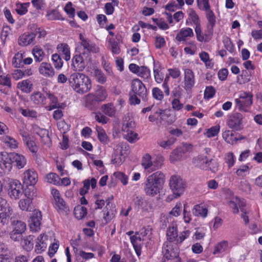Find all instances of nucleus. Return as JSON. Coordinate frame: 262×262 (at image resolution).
Masks as SVG:
<instances>
[{"label": "nucleus", "mask_w": 262, "mask_h": 262, "mask_svg": "<svg viewBox=\"0 0 262 262\" xmlns=\"http://www.w3.org/2000/svg\"><path fill=\"white\" fill-rule=\"evenodd\" d=\"M57 50L59 54H62L66 61H69L71 58L70 48L66 43H60L57 46Z\"/></svg>", "instance_id": "31"}, {"label": "nucleus", "mask_w": 262, "mask_h": 262, "mask_svg": "<svg viewBox=\"0 0 262 262\" xmlns=\"http://www.w3.org/2000/svg\"><path fill=\"white\" fill-rule=\"evenodd\" d=\"M38 173L34 169H28L23 173V183L27 186L35 185L38 181Z\"/></svg>", "instance_id": "19"}, {"label": "nucleus", "mask_w": 262, "mask_h": 262, "mask_svg": "<svg viewBox=\"0 0 262 262\" xmlns=\"http://www.w3.org/2000/svg\"><path fill=\"white\" fill-rule=\"evenodd\" d=\"M141 165L144 169H148L151 167L152 162L151 161V157L149 154H146L143 156Z\"/></svg>", "instance_id": "57"}, {"label": "nucleus", "mask_w": 262, "mask_h": 262, "mask_svg": "<svg viewBox=\"0 0 262 262\" xmlns=\"http://www.w3.org/2000/svg\"><path fill=\"white\" fill-rule=\"evenodd\" d=\"M228 247V242L227 241H222L218 243L214 247L213 252L214 254L222 253L225 252Z\"/></svg>", "instance_id": "46"}, {"label": "nucleus", "mask_w": 262, "mask_h": 262, "mask_svg": "<svg viewBox=\"0 0 262 262\" xmlns=\"http://www.w3.org/2000/svg\"><path fill=\"white\" fill-rule=\"evenodd\" d=\"M11 223L13 230L24 233L27 229L26 223L20 220L11 219Z\"/></svg>", "instance_id": "37"}, {"label": "nucleus", "mask_w": 262, "mask_h": 262, "mask_svg": "<svg viewBox=\"0 0 262 262\" xmlns=\"http://www.w3.org/2000/svg\"><path fill=\"white\" fill-rule=\"evenodd\" d=\"M34 236L30 235L21 238V245L23 248L27 251H31L34 246Z\"/></svg>", "instance_id": "36"}, {"label": "nucleus", "mask_w": 262, "mask_h": 262, "mask_svg": "<svg viewBox=\"0 0 262 262\" xmlns=\"http://www.w3.org/2000/svg\"><path fill=\"white\" fill-rule=\"evenodd\" d=\"M17 87L23 92L29 93L32 89V84L29 79L23 80L17 83Z\"/></svg>", "instance_id": "40"}, {"label": "nucleus", "mask_w": 262, "mask_h": 262, "mask_svg": "<svg viewBox=\"0 0 262 262\" xmlns=\"http://www.w3.org/2000/svg\"><path fill=\"white\" fill-rule=\"evenodd\" d=\"M215 92L216 91L213 86H206L204 93V98L207 100L212 98L215 95Z\"/></svg>", "instance_id": "60"}, {"label": "nucleus", "mask_w": 262, "mask_h": 262, "mask_svg": "<svg viewBox=\"0 0 262 262\" xmlns=\"http://www.w3.org/2000/svg\"><path fill=\"white\" fill-rule=\"evenodd\" d=\"M80 40L79 47V51L83 54L84 57H91V53H97L99 52V49L96 44L90 39L85 38L81 34L79 35Z\"/></svg>", "instance_id": "7"}, {"label": "nucleus", "mask_w": 262, "mask_h": 262, "mask_svg": "<svg viewBox=\"0 0 262 262\" xmlns=\"http://www.w3.org/2000/svg\"><path fill=\"white\" fill-rule=\"evenodd\" d=\"M194 35L193 30L190 28H183L177 33L176 39L178 41H185L188 37H192Z\"/></svg>", "instance_id": "29"}, {"label": "nucleus", "mask_w": 262, "mask_h": 262, "mask_svg": "<svg viewBox=\"0 0 262 262\" xmlns=\"http://www.w3.org/2000/svg\"><path fill=\"white\" fill-rule=\"evenodd\" d=\"M126 148L127 146L122 143H119L117 145L116 149L112 156V163L117 166L121 165L124 161V158L123 156V148Z\"/></svg>", "instance_id": "18"}, {"label": "nucleus", "mask_w": 262, "mask_h": 262, "mask_svg": "<svg viewBox=\"0 0 262 262\" xmlns=\"http://www.w3.org/2000/svg\"><path fill=\"white\" fill-rule=\"evenodd\" d=\"M59 177L54 172H50L46 176V180L47 182L55 185H59Z\"/></svg>", "instance_id": "47"}, {"label": "nucleus", "mask_w": 262, "mask_h": 262, "mask_svg": "<svg viewBox=\"0 0 262 262\" xmlns=\"http://www.w3.org/2000/svg\"><path fill=\"white\" fill-rule=\"evenodd\" d=\"M63 10L68 15L69 17L73 18L75 15V9L73 7V4L71 2H69L64 6Z\"/></svg>", "instance_id": "58"}, {"label": "nucleus", "mask_w": 262, "mask_h": 262, "mask_svg": "<svg viewBox=\"0 0 262 262\" xmlns=\"http://www.w3.org/2000/svg\"><path fill=\"white\" fill-rule=\"evenodd\" d=\"M69 82L73 90L81 95L86 93L92 88L90 78L85 74L79 72L72 74L69 78Z\"/></svg>", "instance_id": "3"}, {"label": "nucleus", "mask_w": 262, "mask_h": 262, "mask_svg": "<svg viewBox=\"0 0 262 262\" xmlns=\"http://www.w3.org/2000/svg\"><path fill=\"white\" fill-rule=\"evenodd\" d=\"M167 242H170L172 243L173 242L176 241L177 244V239L178 238L177 225L176 224H172L169 226L167 229Z\"/></svg>", "instance_id": "30"}, {"label": "nucleus", "mask_w": 262, "mask_h": 262, "mask_svg": "<svg viewBox=\"0 0 262 262\" xmlns=\"http://www.w3.org/2000/svg\"><path fill=\"white\" fill-rule=\"evenodd\" d=\"M27 160L21 154L16 152L1 153L0 154V174L9 172L13 166L18 169L25 167Z\"/></svg>", "instance_id": "1"}, {"label": "nucleus", "mask_w": 262, "mask_h": 262, "mask_svg": "<svg viewBox=\"0 0 262 262\" xmlns=\"http://www.w3.org/2000/svg\"><path fill=\"white\" fill-rule=\"evenodd\" d=\"M235 160L236 158L232 152H228L225 155V161L229 168L233 166Z\"/></svg>", "instance_id": "56"}, {"label": "nucleus", "mask_w": 262, "mask_h": 262, "mask_svg": "<svg viewBox=\"0 0 262 262\" xmlns=\"http://www.w3.org/2000/svg\"><path fill=\"white\" fill-rule=\"evenodd\" d=\"M30 5V3L29 2L24 3H17L15 8L16 13L19 15L26 14L28 12V9Z\"/></svg>", "instance_id": "45"}, {"label": "nucleus", "mask_w": 262, "mask_h": 262, "mask_svg": "<svg viewBox=\"0 0 262 262\" xmlns=\"http://www.w3.org/2000/svg\"><path fill=\"white\" fill-rule=\"evenodd\" d=\"M35 43L34 35L31 31L23 33L18 38V43L22 47H26Z\"/></svg>", "instance_id": "21"}, {"label": "nucleus", "mask_w": 262, "mask_h": 262, "mask_svg": "<svg viewBox=\"0 0 262 262\" xmlns=\"http://www.w3.org/2000/svg\"><path fill=\"white\" fill-rule=\"evenodd\" d=\"M165 176L161 171L149 175L144 183V192L147 196L154 197L159 194L163 188Z\"/></svg>", "instance_id": "2"}, {"label": "nucleus", "mask_w": 262, "mask_h": 262, "mask_svg": "<svg viewBox=\"0 0 262 262\" xmlns=\"http://www.w3.org/2000/svg\"><path fill=\"white\" fill-rule=\"evenodd\" d=\"M126 134L125 135V139L130 143H135L138 140V134L135 133L134 131H129L126 132Z\"/></svg>", "instance_id": "64"}, {"label": "nucleus", "mask_w": 262, "mask_h": 262, "mask_svg": "<svg viewBox=\"0 0 262 262\" xmlns=\"http://www.w3.org/2000/svg\"><path fill=\"white\" fill-rule=\"evenodd\" d=\"M232 130H226L222 134L224 140L228 144L233 145L238 139L236 137V133Z\"/></svg>", "instance_id": "34"}, {"label": "nucleus", "mask_w": 262, "mask_h": 262, "mask_svg": "<svg viewBox=\"0 0 262 262\" xmlns=\"http://www.w3.org/2000/svg\"><path fill=\"white\" fill-rule=\"evenodd\" d=\"M196 3L198 8L205 12V16L208 22L213 26L216 16L211 9L209 0H196Z\"/></svg>", "instance_id": "12"}, {"label": "nucleus", "mask_w": 262, "mask_h": 262, "mask_svg": "<svg viewBox=\"0 0 262 262\" xmlns=\"http://www.w3.org/2000/svg\"><path fill=\"white\" fill-rule=\"evenodd\" d=\"M212 159L210 158L209 156L200 154L193 158L192 163L196 167L202 170H210L212 172H215L217 170L218 164L216 162L212 163Z\"/></svg>", "instance_id": "5"}, {"label": "nucleus", "mask_w": 262, "mask_h": 262, "mask_svg": "<svg viewBox=\"0 0 262 262\" xmlns=\"http://www.w3.org/2000/svg\"><path fill=\"white\" fill-rule=\"evenodd\" d=\"M245 202L244 200L241 199L237 196L233 197L232 200L229 202V206L233 209V213H238L239 209L243 213H246L244 211L245 206Z\"/></svg>", "instance_id": "20"}, {"label": "nucleus", "mask_w": 262, "mask_h": 262, "mask_svg": "<svg viewBox=\"0 0 262 262\" xmlns=\"http://www.w3.org/2000/svg\"><path fill=\"white\" fill-rule=\"evenodd\" d=\"M129 96V101L131 105L139 104L140 99L144 101L147 100L146 87L139 79L135 78L132 80Z\"/></svg>", "instance_id": "4"}, {"label": "nucleus", "mask_w": 262, "mask_h": 262, "mask_svg": "<svg viewBox=\"0 0 262 262\" xmlns=\"http://www.w3.org/2000/svg\"><path fill=\"white\" fill-rule=\"evenodd\" d=\"M91 57H84L79 51H76L72 59V68L75 72H82L86 67L88 61Z\"/></svg>", "instance_id": "9"}, {"label": "nucleus", "mask_w": 262, "mask_h": 262, "mask_svg": "<svg viewBox=\"0 0 262 262\" xmlns=\"http://www.w3.org/2000/svg\"><path fill=\"white\" fill-rule=\"evenodd\" d=\"M0 85L10 88L11 87V80L10 76L6 74L0 75Z\"/></svg>", "instance_id": "61"}, {"label": "nucleus", "mask_w": 262, "mask_h": 262, "mask_svg": "<svg viewBox=\"0 0 262 262\" xmlns=\"http://www.w3.org/2000/svg\"><path fill=\"white\" fill-rule=\"evenodd\" d=\"M0 211L2 213H11L13 211L7 200L2 197H0Z\"/></svg>", "instance_id": "50"}, {"label": "nucleus", "mask_w": 262, "mask_h": 262, "mask_svg": "<svg viewBox=\"0 0 262 262\" xmlns=\"http://www.w3.org/2000/svg\"><path fill=\"white\" fill-rule=\"evenodd\" d=\"M101 110L106 115L110 117H114L116 113V110L112 103L102 105Z\"/></svg>", "instance_id": "41"}, {"label": "nucleus", "mask_w": 262, "mask_h": 262, "mask_svg": "<svg viewBox=\"0 0 262 262\" xmlns=\"http://www.w3.org/2000/svg\"><path fill=\"white\" fill-rule=\"evenodd\" d=\"M95 128L99 142L104 145L107 144L110 142V139L104 129L102 126L98 125H96Z\"/></svg>", "instance_id": "35"}, {"label": "nucleus", "mask_w": 262, "mask_h": 262, "mask_svg": "<svg viewBox=\"0 0 262 262\" xmlns=\"http://www.w3.org/2000/svg\"><path fill=\"white\" fill-rule=\"evenodd\" d=\"M48 99L50 100V105L46 106V109L48 111H51L59 107L58 98L53 94L49 93L47 94Z\"/></svg>", "instance_id": "43"}, {"label": "nucleus", "mask_w": 262, "mask_h": 262, "mask_svg": "<svg viewBox=\"0 0 262 262\" xmlns=\"http://www.w3.org/2000/svg\"><path fill=\"white\" fill-rule=\"evenodd\" d=\"M52 60L56 69L59 70L62 67L63 62L59 54H53L52 56Z\"/></svg>", "instance_id": "52"}, {"label": "nucleus", "mask_w": 262, "mask_h": 262, "mask_svg": "<svg viewBox=\"0 0 262 262\" xmlns=\"http://www.w3.org/2000/svg\"><path fill=\"white\" fill-rule=\"evenodd\" d=\"M162 253L167 259L177 258L179 255V249L176 244L170 242H165L163 248Z\"/></svg>", "instance_id": "16"}, {"label": "nucleus", "mask_w": 262, "mask_h": 262, "mask_svg": "<svg viewBox=\"0 0 262 262\" xmlns=\"http://www.w3.org/2000/svg\"><path fill=\"white\" fill-rule=\"evenodd\" d=\"M46 17L49 20L63 19L60 13L55 10L48 11L46 14Z\"/></svg>", "instance_id": "55"}, {"label": "nucleus", "mask_w": 262, "mask_h": 262, "mask_svg": "<svg viewBox=\"0 0 262 262\" xmlns=\"http://www.w3.org/2000/svg\"><path fill=\"white\" fill-rule=\"evenodd\" d=\"M152 97L156 100L161 102L164 97L163 92L159 88H153L151 90Z\"/></svg>", "instance_id": "54"}, {"label": "nucleus", "mask_w": 262, "mask_h": 262, "mask_svg": "<svg viewBox=\"0 0 262 262\" xmlns=\"http://www.w3.org/2000/svg\"><path fill=\"white\" fill-rule=\"evenodd\" d=\"M188 19L191 20L195 25V28L201 26L200 19L195 11L192 8H189L187 10Z\"/></svg>", "instance_id": "42"}, {"label": "nucleus", "mask_w": 262, "mask_h": 262, "mask_svg": "<svg viewBox=\"0 0 262 262\" xmlns=\"http://www.w3.org/2000/svg\"><path fill=\"white\" fill-rule=\"evenodd\" d=\"M32 53L35 61L37 62H41L44 58L45 54L39 46H35L32 50Z\"/></svg>", "instance_id": "38"}, {"label": "nucleus", "mask_w": 262, "mask_h": 262, "mask_svg": "<svg viewBox=\"0 0 262 262\" xmlns=\"http://www.w3.org/2000/svg\"><path fill=\"white\" fill-rule=\"evenodd\" d=\"M48 240V236L44 233L40 234L37 237L35 245V251L37 253H41L47 248L46 241Z\"/></svg>", "instance_id": "26"}, {"label": "nucleus", "mask_w": 262, "mask_h": 262, "mask_svg": "<svg viewBox=\"0 0 262 262\" xmlns=\"http://www.w3.org/2000/svg\"><path fill=\"white\" fill-rule=\"evenodd\" d=\"M30 30L34 34V39L37 37V39L39 40L41 39H44L47 35V31L43 27L39 26L36 24H32L30 26Z\"/></svg>", "instance_id": "23"}, {"label": "nucleus", "mask_w": 262, "mask_h": 262, "mask_svg": "<svg viewBox=\"0 0 262 262\" xmlns=\"http://www.w3.org/2000/svg\"><path fill=\"white\" fill-rule=\"evenodd\" d=\"M162 67L158 61H154L153 72L156 82L161 83L164 80V74L162 72Z\"/></svg>", "instance_id": "28"}, {"label": "nucleus", "mask_w": 262, "mask_h": 262, "mask_svg": "<svg viewBox=\"0 0 262 262\" xmlns=\"http://www.w3.org/2000/svg\"><path fill=\"white\" fill-rule=\"evenodd\" d=\"M1 141L11 149H16L18 147V143L17 140L9 136L2 137Z\"/></svg>", "instance_id": "39"}, {"label": "nucleus", "mask_w": 262, "mask_h": 262, "mask_svg": "<svg viewBox=\"0 0 262 262\" xmlns=\"http://www.w3.org/2000/svg\"><path fill=\"white\" fill-rule=\"evenodd\" d=\"M113 176L120 181L123 185L127 184L128 177L125 173L120 171H117L114 173Z\"/></svg>", "instance_id": "62"}, {"label": "nucleus", "mask_w": 262, "mask_h": 262, "mask_svg": "<svg viewBox=\"0 0 262 262\" xmlns=\"http://www.w3.org/2000/svg\"><path fill=\"white\" fill-rule=\"evenodd\" d=\"M220 129L219 125L213 126L207 130L206 135L208 138L215 137L219 134Z\"/></svg>", "instance_id": "63"}, {"label": "nucleus", "mask_w": 262, "mask_h": 262, "mask_svg": "<svg viewBox=\"0 0 262 262\" xmlns=\"http://www.w3.org/2000/svg\"><path fill=\"white\" fill-rule=\"evenodd\" d=\"M176 141V139L171 137L167 140H162L158 142L159 145L163 148L170 149Z\"/></svg>", "instance_id": "53"}, {"label": "nucleus", "mask_w": 262, "mask_h": 262, "mask_svg": "<svg viewBox=\"0 0 262 262\" xmlns=\"http://www.w3.org/2000/svg\"><path fill=\"white\" fill-rule=\"evenodd\" d=\"M110 50L113 55H118L120 53L121 49L119 43L114 39H110L108 41Z\"/></svg>", "instance_id": "49"}, {"label": "nucleus", "mask_w": 262, "mask_h": 262, "mask_svg": "<svg viewBox=\"0 0 262 262\" xmlns=\"http://www.w3.org/2000/svg\"><path fill=\"white\" fill-rule=\"evenodd\" d=\"M253 95L251 92L241 93L239 97L235 99L237 109L241 112H248L253 104Z\"/></svg>", "instance_id": "6"}, {"label": "nucleus", "mask_w": 262, "mask_h": 262, "mask_svg": "<svg viewBox=\"0 0 262 262\" xmlns=\"http://www.w3.org/2000/svg\"><path fill=\"white\" fill-rule=\"evenodd\" d=\"M93 74L99 83L103 84L106 82V78L101 70L94 69Z\"/></svg>", "instance_id": "48"}, {"label": "nucleus", "mask_w": 262, "mask_h": 262, "mask_svg": "<svg viewBox=\"0 0 262 262\" xmlns=\"http://www.w3.org/2000/svg\"><path fill=\"white\" fill-rule=\"evenodd\" d=\"M223 42L224 46V47L226 48L227 50H228L230 53H233L235 51V48L234 44L231 41V39L228 37H226L223 38Z\"/></svg>", "instance_id": "59"}, {"label": "nucleus", "mask_w": 262, "mask_h": 262, "mask_svg": "<svg viewBox=\"0 0 262 262\" xmlns=\"http://www.w3.org/2000/svg\"><path fill=\"white\" fill-rule=\"evenodd\" d=\"M23 185L19 181L12 180L8 183V194L12 199H18L22 195Z\"/></svg>", "instance_id": "15"}, {"label": "nucleus", "mask_w": 262, "mask_h": 262, "mask_svg": "<svg viewBox=\"0 0 262 262\" xmlns=\"http://www.w3.org/2000/svg\"><path fill=\"white\" fill-rule=\"evenodd\" d=\"M39 73L46 77H52L55 72L52 65L48 62H42L39 68Z\"/></svg>", "instance_id": "24"}, {"label": "nucleus", "mask_w": 262, "mask_h": 262, "mask_svg": "<svg viewBox=\"0 0 262 262\" xmlns=\"http://www.w3.org/2000/svg\"><path fill=\"white\" fill-rule=\"evenodd\" d=\"M169 186L176 198L179 197L184 191L186 182L178 175H172L169 180Z\"/></svg>", "instance_id": "8"}, {"label": "nucleus", "mask_w": 262, "mask_h": 262, "mask_svg": "<svg viewBox=\"0 0 262 262\" xmlns=\"http://www.w3.org/2000/svg\"><path fill=\"white\" fill-rule=\"evenodd\" d=\"M19 207L22 211L41 213L40 211L34 209L32 201L29 199H21L19 202Z\"/></svg>", "instance_id": "27"}, {"label": "nucleus", "mask_w": 262, "mask_h": 262, "mask_svg": "<svg viewBox=\"0 0 262 262\" xmlns=\"http://www.w3.org/2000/svg\"><path fill=\"white\" fill-rule=\"evenodd\" d=\"M93 95L99 102H102L107 97V92L104 86L97 85Z\"/></svg>", "instance_id": "32"}, {"label": "nucleus", "mask_w": 262, "mask_h": 262, "mask_svg": "<svg viewBox=\"0 0 262 262\" xmlns=\"http://www.w3.org/2000/svg\"><path fill=\"white\" fill-rule=\"evenodd\" d=\"M250 81V76L246 70H243L242 73L237 76V82L239 84L246 83Z\"/></svg>", "instance_id": "51"}, {"label": "nucleus", "mask_w": 262, "mask_h": 262, "mask_svg": "<svg viewBox=\"0 0 262 262\" xmlns=\"http://www.w3.org/2000/svg\"><path fill=\"white\" fill-rule=\"evenodd\" d=\"M51 194L54 200V207L59 212H65L69 211V207L64 201L59 191L56 188L51 190Z\"/></svg>", "instance_id": "13"}, {"label": "nucleus", "mask_w": 262, "mask_h": 262, "mask_svg": "<svg viewBox=\"0 0 262 262\" xmlns=\"http://www.w3.org/2000/svg\"><path fill=\"white\" fill-rule=\"evenodd\" d=\"M128 69L131 72L143 79L145 82H148L151 78L150 70L146 66H139L135 63H130Z\"/></svg>", "instance_id": "14"}, {"label": "nucleus", "mask_w": 262, "mask_h": 262, "mask_svg": "<svg viewBox=\"0 0 262 262\" xmlns=\"http://www.w3.org/2000/svg\"><path fill=\"white\" fill-rule=\"evenodd\" d=\"M195 83L194 73L190 69L184 70L183 88L187 92H191Z\"/></svg>", "instance_id": "17"}, {"label": "nucleus", "mask_w": 262, "mask_h": 262, "mask_svg": "<svg viewBox=\"0 0 262 262\" xmlns=\"http://www.w3.org/2000/svg\"><path fill=\"white\" fill-rule=\"evenodd\" d=\"M42 220L41 214H33L30 217L29 226L30 230L33 232H38L40 230Z\"/></svg>", "instance_id": "22"}, {"label": "nucleus", "mask_w": 262, "mask_h": 262, "mask_svg": "<svg viewBox=\"0 0 262 262\" xmlns=\"http://www.w3.org/2000/svg\"><path fill=\"white\" fill-rule=\"evenodd\" d=\"M99 102L95 99L93 93H89L84 98V106L90 110L93 111L98 107Z\"/></svg>", "instance_id": "25"}, {"label": "nucleus", "mask_w": 262, "mask_h": 262, "mask_svg": "<svg viewBox=\"0 0 262 262\" xmlns=\"http://www.w3.org/2000/svg\"><path fill=\"white\" fill-rule=\"evenodd\" d=\"M31 101L36 105L45 106L46 104V98L39 92H34L30 97Z\"/></svg>", "instance_id": "33"}, {"label": "nucleus", "mask_w": 262, "mask_h": 262, "mask_svg": "<svg viewBox=\"0 0 262 262\" xmlns=\"http://www.w3.org/2000/svg\"><path fill=\"white\" fill-rule=\"evenodd\" d=\"M24 53L19 52L15 54L12 59V65L14 67L22 68L23 67Z\"/></svg>", "instance_id": "44"}, {"label": "nucleus", "mask_w": 262, "mask_h": 262, "mask_svg": "<svg viewBox=\"0 0 262 262\" xmlns=\"http://www.w3.org/2000/svg\"><path fill=\"white\" fill-rule=\"evenodd\" d=\"M243 116L240 113H234L231 114L227 121L228 127L233 130L241 131L243 128Z\"/></svg>", "instance_id": "11"}, {"label": "nucleus", "mask_w": 262, "mask_h": 262, "mask_svg": "<svg viewBox=\"0 0 262 262\" xmlns=\"http://www.w3.org/2000/svg\"><path fill=\"white\" fill-rule=\"evenodd\" d=\"M215 24L216 19H215L213 26L208 22L207 30H205L204 32L202 31L201 26L194 28L197 40L201 42H208L212 38L213 28L215 27Z\"/></svg>", "instance_id": "10"}]
</instances>
